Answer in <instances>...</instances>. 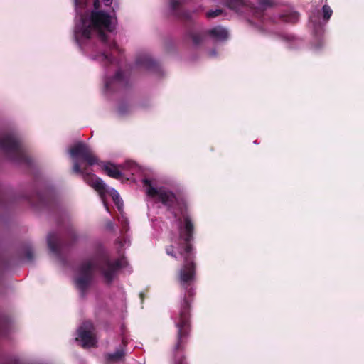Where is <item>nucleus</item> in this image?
I'll return each mask as SVG.
<instances>
[{"label": "nucleus", "instance_id": "29", "mask_svg": "<svg viewBox=\"0 0 364 364\" xmlns=\"http://www.w3.org/2000/svg\"><path fill=\"white\" fill-rule=\"evenodd\" d=\"M139 296H140V299L141 300V302H143L144 299V293H140L139 294Z\"/></svg>", "mask_w": 364, "mask_h": 364}, {"label": "nucleus", "instance_id": "3", "mask_svg": "<svg viewBox=\"0 0 364 364\" xmlns=\"http://www.w3.org/2000/svg\"><path fill=\"white\" fill-rule=\"evenodd\" d=\"M123 264L120 259L112 262L109 256L102 253L95 257L92 260L82 262L78 269V276L75 279V285L84 297L94 279V269L96 267L104 277L106 283L111 284L115 274L122 268Z\"/></svg>", "mask_w": 364, "mask_h": 364}, {"label": "nucleus", "instance_id": "24", "mask_svg": "<svg viewBox=\"0 0 364 364\" xmlns=\"http://www.w3.org/2000/svg\"><path fill=\"white\" fill-rule=\"evenodd\" d=\"M223 14L222 9L210 10L206 13V16L208 18H215Z\"/></svg>", "mask_w": 364, "mask_h": 364}, {"label": "nucleus", "instance_id": "20", "mask_svg": "<svg viewBox=\"0 0 364 364\" xmlns=\"http://www.w3.org/2000/svg\"><path fill=\"white\" fill-rule=\"evenodd\" d=\"M110 195L113 199L114 203L117 206L118 209L120 210L123 203L122 199L119 197V193L117 191L112 189L110 191Z\"/></svg>", "mask_w": 364, "mask_h": 364}, {"label": "nucleus", "instance_id": "12", "mask_svg": "<svg viewBox=\"0 0 364 364\" xmlns=\"http://www.w3.org/2000/svg\"><path fill=\"white\" fill-rule=\"evenodd\" d=\"M205 33L218 41H224L226 40L228 37V33L227 30L219 26L214 27L212 29L208 30Z\"/></svg>", "mask_w": 364, "mask_h": 364}, {"label": "nucleus", "instance_id": "18", "mask_svg": "<svg viewBox=\"0 0 364 364\" xmlns=\"http://www.w3.org/2000/svg\"><path fill=\"white\" fill-rule=\"evenodd\" d=\"M125 355V353L123 348L117 349L113 353H109L106 355V360L107 362H118L122 360Z\"/></svg>", "mask_w": 364, "mask_h": 364}, {"label": "nucleus", "instance_id": "9", "mask_svg": "<svg viewBox=\"0 0 364 364\" xmlns=\"http://www.w3.org/2000/svg\"><path fill=\"white\" fill-rule=\"evenodd\" d=\"M136 64L138 66L143 67L149 70L159 71V63L153 60L150 55L147 54H141L136 57Z\"/></svg>", "mask_w": 364, "mask_h": 364}, {"label": "nucleus", "instance_id": "30", "mask_svg": "<svg viewBox=\"0 0 364 364\" xmlns=\"http://www.w3.org/2000/svg\"><path fill=\"white\" fill-rule=\"evenodd\" d=\"M122 343L124 347L127 346V343L125 342V341L124 339L122 340Z\"/></svg>", "mask_w": 364, "mask_h": 364}, {"label": "nucleus", "instance_id": "16", "mask_svg": "<svg viewBox=\"0 0 364 364\" xmlns=\"http://www.w3.org/2000/svg\"><path fill=\"white\" fill-rule=\"evenodd\" d=\"M205 34H206V33H200V32H195L193 31H188L186 33L187 37H188L189 38H191L192 40L193 43L195 46H199L203 43V41L204 40Z\"/></svg>", "mask_w": 364, "mask_h": 364}, {"label": "nucleus", "instance_id": "13", "mask_svg": "<svg viewBox=\"0 0 364 364\" xmlns=\"http://www.w3.org/2000/svg\"><path fill=\"white\" fill-rule=\"evenodd\" d=\"M47 242L49 250L56 255H59L60 248L58 235L54 232L49 233L47 237Z\"/></svg>", "mask_w": 364, "mask_h": 364}, {"label": "nucleus", "instance_id": "21", "mask_svg": "<svg viewBox=\"0 0 364 364\" xmlns=\"http://www.w3.org/2000/svg\"><path fill=\"white\" fill-rule=\"evenodd\" d=\"M258 4L262 11H265L267 8L272 7L274 4L272 0H258Z\"/></svg>", "mask_w": 364, "mask_h": 364}, {"label": "nucleus", "instance_id": "4", "mask_svg": "<svg viewBox=\"0 0 364 364\" xmlns=\"http://www.w3.org/2000/svg\"><path fill=\"white\" fill-rule=\"evenodd\" d=\"M69 153L73 159V172L80 174L84 181L97 191L103 198L107 193L106 184L96 175L87 172V168L82 166L83 163L87 166L98 164L97 156L84 143L76 144L70 149Z\"/></svg>", "mask_w": 364, "mask_h": 364}, {"label": "nucleus", "instance_id": "5", "mask_svg": "<svg viewBox=\"0 0 364 364\" xmlns=\"http://www.w3.org/2000/svg\"><path fill=\"white\" fill-rule=\"evenodd\" d=\"M142 183L146 188L147 196L152 198H157L173 216H177L181 210L183 209V208L187 207L183 200L178 199L172 191L166 188H154L148 178H144Z\"/></svg>", "mask_w": 364, "mask_h": 364}, {"label": "nucleus", "instance_id": "11", "mask_svg": "<svg viewBox=\"0 0 364 364\" xmlns=\"http://www.w3.org/2000/svg\"><path fill=\"white\" fill-rule=\"evenodd\" d=\"M106 6H109L112 3V0H103ZM75 6H82L85 8L94 7L100 9V0H75Z\"/></svg>", "mask_w": 364, "mask_h": 364}, {"label": "nucleus", "instance_id": "23", "mask_svg": "<svg viewBox=\"0 0 364 364\" xmlns=\"http://www.w3.org/2000/svg\"><path fill=\"white\" fill-rule=\"evenodd\" d=\"M36 198L38 200L37 202H35L33 198L28 199L30 203L32 204L33 206L41 207L43 206L46 204L45 200L41 194L38 193L36 195Z\"/></svg>", "mask_w": 364, "mask_h": 364}, {"label": "nucleus", "instance_id": "15", "mask_svg": "<svg viewBox=\"0 0 364 364\" xmlns=\"http://www.w3.org/2000/svg\"><path fill=\"white\" fill-rule=\"evenodd\" d=\"M181 0H170V6L175 16L185 19H189V14L187 12H180L178 9L181 5Z\"/></svg>", "mask_w": 364, "mask_h": 364}, {"label": "nucleus", "instance_id": "17", "mask_svg": "<svg viewBox=\"0 0 364 364\" xmlns=\"http://www.w3.org/2000/svg\"><path fill=\"white\" fill-rule=\"evenodd\" d=\"M299 18V14L296 11H291L280 16L281 21L289 23H295L298 21Z\"/></svg>", "mask_w": 364, "mask_h": 364}, {"label": "nucleus", "instance_id": "19", "mask_svg": "<svg viewBox=\"0 0 364 364\" xmlns=\"http://www.w3.org/2000/svg\"><path fill=\"white\" fill-rule=\"evenodd\" d=\"M226 6L232 9L237 10L245 6L243 0H224Z\"/></svg>", "mask_w": 364, "mask_h": 364}, {"label": "nucleus", "instance_id": "7", "mask_svg": "<svg viewBox=\"0 0 364 364\" xmlns=\"http://www.w3.org/2000/svg\"><path fill=\"white\" fill-rule=\"evenodd\" d=\"M177 216H173L178 222L179 237L176 241L178 252H193L191 241L193 240L194 224L191 218L188 206L183 208Z\"/></svg>", "mask_w": 364, "mask_h": 364}, {"label": "nucleus", "instance_id": "14", "mask_svg": "<svg viewBox=\"0 0 364 364\" xmlns=\"http://www.w3.org/2000/svg\"><path fill=\"white\" fill-rule=\"evenodd\" d=\"M102 168L109 177L114 179H120L122 176V172L117 168L114 164L110 162L105 164Z\"/></svg>", "mask_w": 364, "mask_h": 364}, {"label": "nucleus", "instance_id": "6", "mask_svg": "<svg viewBox=\"0 0 364 364\" xmlns=\"http://www.w3.org/2000/svg\"><path fill=\"white\" fill-rule=\"evenodd\" d=\"M0 149L10 160L18 164L31 166V158L26 154L18 137L11 133L0 136Z\"/></svg>", "mask_w": 364, "mask_h": 364}, {"label": "nucleus", "instance_id": "1", "mask_svg": "<svg viewBox=\"0 0 364 364\" xmlns=\"http://www.w3.org/2000/svg\"><path fill=\"white\" fill-rule=\"evenodd\" d=\"M183 258V265L179 272V282L186 290L178 311L173 316L177 328L176 342L173 346L172 364H188L185 355V348L191 331V308L194 299L195 290L191 286L196 274L194 252H179Z\"/></svg>", "mask_w": 364, "mask_h": 364}, {"label": "nucleus", "instance_id": "27", "mask_svg": "<svg viewBox=\"0 0 364 364\" xmlns=\"http://www.w3.org/2000/svg\"><path fill=\"white\" fill-rule=\"evenodd\" d=\"M166 252L168 255L171 256L172 257L177 259L176 253L174 250L173 245H169L166 247Z\"/></svg>", "mask_w": 364, "mask_h": 364}, {"label": "nucleus", "instance_id": "2", "mask_svg": "<svg viewBox=\"0 0 364 364\" xmlns=\"http://www.w3.org/2000/svg\"><path fill=\"white\" fill-rule=\"evenodd\" d=\"M77 12L80 15V21L76 23L74 30L75 41L81 45L85 41L97 36L110 49L117 48V43L113 41L108 43V36L105 32H112L114 26L112 16L108 13L95 9L84 13L79 11L82 6H76Z\"/></svg>", "mask_w": 364, "mask_h": 364}, {"label": "nucleus", "instance_id": "22", "mask_svg": "<svg viewBox=\"0 0 364 364\" xmlns=\"http://www.w3.org/2000/svg\"><path fill=\"white\" fill-rule=\"evenodd\" d=\"M322 12H323V18L325 21L329 20L333 14L332 9L327 4H325L323 6Z\"/></svg>", "mask_w": 364, "mask_h": 364}, {"label": "nucleus", "instance_id": "25", "mask_svg": "<svg viewBox=\"0 0 364 364\" xmlns=\"http://www.w3.org/2000/svg\"><path fill=\"white\" fill-rule=\"evenodd\" d=\"M100 57L102 58V60L107 64H111L113 62V56L110 54L106 53L105 52L102 53Z\"/></svg>", "mask_w": 364, "mask_h": 364}, {"label": "nucleus", "instance_id": "28", "mask_svg": "<svg viewBox=\"0 0 364 364\" xmlns=\"http://www.w3.org/2000/svg\"><path fill=\"white\" fill-rule=\"evenodd\" d=\"M128 106L125 105H122L119 106V109H118V111L121 114H125L126 112H127L128 111Z\"/></svg>", "mask_w": 364, "mask_h": 364}, {"label": "nucleus", "instance_id": "10", "mask_svg": "<svg viewBox=\"0 0 364 364\" xmlns=\"http://www.w3.org/2000/svg\"><path fill=\"white\" fill-rule=\"evenodd\" d=\"M78 336L80 341L82 342V347L89 348L95 346L96 339L90 331L80 327L78 329Z\"/></svg>", "mask_w": 364, "mask_h": 364}, {"label": "nucleus", "instance_id": "8", "mask_svg": "<svg viewBox=\"0 0 364 364\" xmlns=\"http://www.w3.org/2000/svg\"><path fill=\"white\" fill-rule=\"evenodd\" d=\"M128 86V80L121 70H117L114 76L105 82L106 89L110 91H117Z\"/></svg>", "mask_w": 364, "mask_h": 364}, {"label": "nucleus", "instance_id": "26", "mask_svg": "<svg viewBox=\"0 0 364 364\" xmlns=\"http://www.w3.org/2000/svg\"><path fill=\"white\" fill-rule=\"evenodd\" d=\"M25 257L28 261L31 262L33 259V252L31 247H27L24 253Z\"/></svg>", "mask_w": 364, "mask_h": 364}]
</instances>
